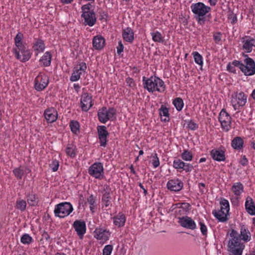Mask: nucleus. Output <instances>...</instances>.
<instances>
[{
  "mask_svg": "<svg viewBox=\"0 0 255 255\" xmlns=\"http://www.w3.org/2000/svg\"><path fill=\"white\" fill-rule=\"evenodd\" d=\"M191 9L198 24L204 25L206 21L210 20L211 17V14L209 13L211 10L210 6L206 5L203 2H198L192 3Z\"/></svg>",
  "mask_w": 255,
  "mask_h": 255,
  "instance_id": "f257e3e1",
  "label": "nucleus"
},
{
  "mask_svg": "<svg viewBox=\"0 0 255 255\" xmlns=\"http://www.w3.org/2000/svg\"><path fill=\"white\" fill-rule=\"evenodd\" d=\"M232 238L228 242V251L230 255H242L244 246L241 243V239L238 233L232 229L230 233Z\"/></svg>",
  "mask_w": 255,
  "mask_h": 255,
  "instance_id": "f03ea898",
  "label": "nucleus"
},
{
  "mask_svg": "<svg viewBox=\"0 0 255 255\" xmlns=\"http://www.w3.org/2000/svg\"><path fill=\"white\" fill-rule=\"evenodd\" d=\"M143 81H145L144 88L149 92L157 91L162 92L164 90V82L162 80L156 77H151L145 80V77H143Z\"/></svg>",
  "mask_w": 255,
  "mask_h": 255,
  "instance_id": "7ed1b4c3",
  "label": "nucleus"
},
{
  "mask_svg": "<svg viewBox=\"0 0 255 255\" xmlns=\"http://www.w3.org/2000/svg\"><path fill=\"white\" fill-rule=\"evenodd\" d=\"M73 211L71 204L68 202L61 203L57 205L54 209L55 216L64 218L69 215Z\"/></svg>",
  "mask_w": 255,
  "mask_h": 255,
  "instance_id": "20e7f679",
  "label": "nucleus"
},
{
  "mask_svg": "<svg viewBox=\"0 0 255 255\" xmlns=\"http://www.w3.org/2000/svg\"><path fill=\"white\" fill-rule=\"evenodd\" d=\"M231 102L234 110H238L240 107L245 105L247 102V96L242 92L235 93L232 95Z\"/></svg>",
  "mask_w": 255,
  "mask_h": 255,
  "instance_id": "39448f33",
  "label": "nucleus"
},
{
  "mask_svg": "<svg viewBox=\"0 0 255 255\" xmlns=\"http://www.w3.org/2000/svg\"><path fill=\"white\" fill-rule=\"evenodd\" d=\"M116 111L111 108L108 110L106 107L99 110L98 116L99 121L102 123H106L109 120H113L116 115Z\"/></svg>",
  "mask_w": 255,
  "mask_h": 255,
  "instance_id": "423d86ee",
  "label": "nucleus"
},
{
  "mask_svg": "<svg viewBox=\"0 0 255 255\" xmlns=\"http://www.w3.org/2000/svg\"><path fill=\"white\" fill-rule=\"evenodd\" d=\"M219 121H220L222 128L228 131L230 128L231 124V118L225 110L223 109L219 116Z\"/></svg>",
  "mask_w": 255,
  "mask_h": 255,
  "instance_id": "0eeeda50",
  "label": "nucleus"
},
{
  "mask_svg": "<svg viewBox=\"0 0 255 255\" xmlns=\"http://www.w3.org/2000/svg\"><path fill=\"white\" fill-rule=\"evenodd\" d=\"M48 77L45 75H39L35 79V88L37 91H41L47 86Z\"/></svg>",
  "mask_w": 255,
  "mask_h": 255,
  "instance_id": "6e6552de",
  "label": "nucleus"
},
{
  "mask_svg": "<svg viewBox=\"0 0 255 255\" xmlns=\"http://www.w3.org/2000/svg\"><path fill=\"white\" fill-rule=\"evenodd\" d=\"M89 173L96 178H100L103 174V167L101 163H94L89 169Z\"/></svg>",
  "mask_w": 255,
  "mask_h": 255,
  "instance_id": "1a4fd4ad",
  "label": "nucleus"
},
{
  "mask_svg": "<svg viewBox=\"0 0 255 255\" xmlns=\"http://www.w3.org/2000/svg\"><path fill=\"white\" fill-rule=\"evenodd\" d=\"M81 17L83 18L84 21L83 24L84 25H88L91 27L96 23L97 18L94 11H91V12H85L84 14H81Z\"/></svg>",
  "mask_w": 255,
  "mask_h": 255,
  "instance_id": "9d476101",
  "label": "nucleus"
},
{
  "mask_svg": "<svg viewBox=\"0 0 255 255\" xmlns=\"http://www.w3.org/2000/svg\"><path fill=\"white\" fill-rule=\"evenodd\" d=\"M31 54L32 53L28 49V47L19 51H17L16 49H15L16 57L22 62H25L28 61L31 57Z\"/></svg>",
  "mask_w": 255,
  "mask_h": 255,
  "instance_id": "9b49d317",
  "label": "nucleus"
},
{
  "mask_svg": "<svg viewBox=\"0 0 255 255\" xmlns=\"http://www.w3.org/2000/svg\"><path fill=\"white\" fill-rule=\"evenodd\" d=\"M178 222L182 227L187 229L194 230L196 228L195 222L188 216L179 218Z\"/></svg>",
  "mask_w": 255,
  "mask_h": 255,
  "instance_id": "f8f14e48",
  "label": "nucleus"
},
{
  "mask_svg": "<svg viewBox=\"0 0 255 255\" xmlns=\"http://www.w3.org/2000/svg\"><path fill=\"white\" fill-rule=\"evenodd\" d=\"M73 227L80 239H82L86 233V224L84 221L76 220L73 223Z\"/></svg>",
  "mask_w": 255,
  "mask_h": 255,
  "instance_id": "ddd939ff",
  "label": "nucleus"
},
{
  "mask_svg": "<svg viewBox=\"0 0 255 255\" xmlns=\"http://www.w3.org/2000/svg\"><path fill=\"white\" fill-rule=\"evenodd\" d=\"M98 133L100 140V145L105 146L107 144V137L109 135V133L106 129L105 126H99L98 128Z\"/></svg>",
  "mask_w": 255,
  "mask_h": 255,
  "instance_id": "4468645a",
  "label": "nucleus"
},
{
  "mask_svg": "<svg viewBox=\"0 0 255 255\" xmlns=\"http://www.w3.org/2000/svg\"><path fill=\"white\" fill-rule=\"evenodd\" d=\"M81 105L83 111H88L92 106V97L87 93L83 94L81 99Z\"/></svg>",
  "mask_w": 255,
  "mask_h": 255,
  "instance_id": "2eb2a0df",
  "label": "nucleus"
},
{
  "mask_svg": "<svg viewBox=\"0 0 255 255\" xmlns=\"http://www.w3.org/2000/svg\"><path fill=\"white\" fill-rule=\"evenodd\" d=\"M44 117L48 123H52L57 119V112L54 108L47 109L44 112Z\"/></svg>",
  "mask_w": 255,
  "mask_h": 255,
  "instance_id": "dca6fc26",
  "label": "nucleus"
},
{
  "mask_svg": "<svg viewBox=\"0 0 255 255\" xmlns=\"http://www.w3.org/2000/svg\"><path fill=\"white\" fill-rule=\"evenodd\" d=\"M167 187L170 190L177 192L182 189L183 183L178 179H171L167 182Z\"/></svg>",
  "mask_w": 255,
  "mask_h": 255,
  "instance_id": "f3484780",
  "label": "nucleus"
},
{
  "mask_svg": "<svg viewBox=\"0 0 255 255\" xmlns=\"http://www.w3.org/2000/svg\"><path fill=\"white\" fill-rule=\"evenodd\" d=\"M242 42L244 43L243 48L246 52H251L252 50L253 46L255 47V39L249 36H245L242 39Z\"/></svg>",
  "mask_w": 255,
  "mask_h": 255,
  "instance_id": "a211bd4d",
  "label": "nucleus"
},
{
  "mask_svg": "<svg viewBox=\"0 0 255 255\" xmlns=\"http://www.w3.org/2000/svg\"><path fill=\"white\" fill-rule=\"evenodd\" d=\"M92 43L95 49L100 50L105 46V39L102 35H97L94 37Z\"/></svg>",
  "mask_w": 255,
  "mask_h": 255,
  "instance_id": "6ab92c4d",
  "label": "nucleus"
},
{
  "mask_svg": "<svg viewBox=\"0 0 255 255\" xmlns=\"http://www.w3.org/2000/svg\"><path fill=\"white\" fill-rule=\"evenodd\" d=\"M238 66L246 76L253 75L255 73V65H238Z\"/></svg>",
  "mask_w": 255,
  "mask_h": 255,
  "instance_id": "aec40b11",
  "label": "nucleus"
},
{
  "mask_svg": "<svg viewBox=\"0 0 255 255\" xmlns=\"http://www.w3.org/2000/svg\"><path fill=\"white\" fill-rule=\"evenodd\" d=\"M32 48L33 50L37 53L43 52L45 48L44 41L40 38H34Z\"/></svg>",
  "mask_w": 255,
  "mask_h": 255,
  "instance_id": "412c9836",
  "label": "nucleus"
},
{
  "mask_svg": "<svg viewBox=\"0 0 255 255\" xmlns=\"http://www.w3.org/2000/svg\"><path fill=\"white\" fill-rule=\"evenodd\" d=\"M211 155L213 159L218 161H225L226 159L225 152L222 150L212 149Z\"/></svg>",
  "mask_w": 255,
  "mask_h": 255,
  "instance_id": "4be33fe9",
  "label": "nucleus"
},
{
  "mask_svg": "<svg viewBox=\"0 0 255 255\" xmlns=\"http://www.w3.org/2000/svg\"><path fill=\"white\" fill-rule=\"evenodd\" d=\"M109 231L103 229H96L95 231V237L98 240L107 241L110 236Z\"/></svg>",
  "mask_w": 255,
  "mask_h": 255,
  "instance_id": "5701e85b",
  "label": "nucleus"
},
{
  "mask_svg": "<svg viewBox=\"0 0 255 255\" xmlns=\"http://www.w3.org/2000/svg\"><path fill=\"white\" fill-rule=\"evenodd\" d=\"M123 39L128 42H132L134 40V33L130 27H128L123 30Z\"/></svg>",
  "mask_w": 255,
  "mask_h": 255,
  "instance_id": "b1692460",
  "label": "nucleus"
},
{
  "mask_svg": "<svg viewBox=\"0 0 255 255\" xmlns=\"http://www.w3.org/2000/svg\"><path fill=\"white\" fill-rule=\"evenodd\" d=\"M245 207L247 212L251 215H255V206L252 198L248 196L246 199Z\"/></svg>",
  "mask_w": 255,
  "mask_h": 255,
  "instance_id": "393cba45",
  "label": "nucleus"
},
{
  "mask_svg": "<svg viewBox=\"0 0 255 255\" xmlns=\"http://www.w3.org/2000/svg\"><path fill=\"white\" fill-rule=\"evenodd\" d=\"M114 224L118 227L124 226L126 222V217L124 214L121 213H119L117 216L113 218Z\"/></svg>",
  "mask_w": 255,
  "mask_h": 255,
  "instance_id": "a878e982",
  "label": "nucleus"
},
{
  "mask_svg": "<svg viewBox=\"0 0 255 255\" xmlns=\"http://www.w3.org/2000/svg\"><path fill=\"white\" fill-rule=\"evenodd\" d=\"M214 216L220 222H224L227 220V215L225 211L219 210L217 211L216 210L213 212Z\"/></svg>",
  "mask_w": 255,
  "mask_h": 255,
  "instance_id": "bb28decb",
  "label": "nucleus"
},
{
  "mask_svg": "<svg viewBox=\"0 0 255 255\" xmlns=\"http://www.w3.org/2000/svg\"><path fill=\"white\" fill-rule=\"evenodd\" d=\"M243 144V140L239 136L236 137L232 141V146L235 149H241Z\"/></svg>",
  "mask_w": 255,
  "mask_h": 255,
  "instance_id": "cd10ccee",
  "label": "nucleus"
},
{
  "mask_svg": "<svg viewBox=\"0 0 255 255\" xmlns=\"http://www.w3.org/2000/svg\"><path fill=\"white\" fill-rule=\"evenodd\" d=\"M245 242L249 241L251 240L250 233L246 229L244 226L241 229V235L240 238Z\"/></svg>",
  "mask_w": 255,
  "mask_h": 255,
  "instance_id": "c85d7f7f",
  "label": "nucleus"
},
{
  "mask_svg": "<svg viewBox=\"0 0 255 255\" xmlns=\"http://www.w3.org/2000/svg\"><path fill=\"white\" fill-rule=\"evenodd\" d=\"M159 114L161 116V120L164 122L169 121L168 109L163 105L161 106Z\"/></svg>",
  "mask_w": 255,
  "mask_h": 255,
  "instance_id": "c756f323",
  "label": "nucleus"
},
{
  "mask_svg": "<svg viewBox=\"0 0 255 255\" xmlns=\"http://www.w3.org/2000/svg\"><path fill=\"white\" fill-rule=\"evenodd\" d=\"M243 189V185L241 183H236L232 187V191L236 196L240 195Z\"/></svg>",
  "mask_w": 255,
  "mask_h": 255,
  "instance_id": "7c9ffc66",
  "label": "nucleus"
},
{
  "mask_svg": "<svg viewBox=\"0 0 255 255\" xmlns=\"http://www.w3.org/2000/svg\"><path fill=\"white\" fill-rule=\"evenodd\" d=\"M82 69V68H78V67H75L74 68V72L70 77V80L71 81L75 82L79 79L80 74H81L80 71Z\"/></svg>",
  "mask_w": 255,
  "mask_h": 255,
  "instance_id": "2f4dec72",
  "label": "nucleus"
},
{
  "mask_svg": "<svg viewBox=\"0 0 255 255\" xmlns=\"http://www.w3.org/2000/svg\"><path fill=\"white\" fill-rule=\"evenodd\" d=\"M152 40L154 42L163 43L164 42V39L161 34L159 31H156L151 33Z\"/></svg>",
  "mask_w": 255,
  "mask_h": 255,
  "instance_id": "473e14b6",
  "label": "nucleus"
},
{
  "mask_svg": "<svg viewBox=\"0 0 255 255\" xmlns=\"http://www.w3.org/2000/svg\"><path fill=\"white\" fill-rule=\"evenodd\" d=\"M220 204L221 205L220 210L225 211L226 213H228L230 210L229 203L228 200L222 199H221Z\"/></svg>",
  "mask_w": 255,
  "mask_h": 255,
  "instance_id": "72a5a7b5",
  "label": "nucleus"
},
{
  "mask_svg": "<svg viewBox=\"0 0 255 255\" xmlns=\"http://www.w3.org/2000/svg\"><path fill=\"white\" fill-rule=\"evenodd\" d=\"M51 54L50 52H46L40 59V61L43 64H50L51 61Z\"/></svg>",
  "mask_w": 255,
  "mask_h": 255,
  "instance_id": "f704fd0d",
  "label": "nucleus"
},
{
  "mask_svg": "<svg viewBox=\"0 0 255 255\" xmlns=\"http://www.w3.org/2000/svg\"><path fill=\"white\" fill-rule=\"evenodd\" d=\"M27 202L29 205L34 206L37 205L38 199L35 195L29 194L27 196Z\"/></svg>",
  "mask_w": 255,
  "mask_h": 255,
  "instance_id": "c9c22d12",
  "label": "nucleus"
},
{
  "mask_svg": "<svg viewBox=\"0 0 255 255\" xmlns=\"http://www.w3.org/2000/svg\"><path fill=\"white\" fill-rule=\"evenodd\" d=\"M70 127L71 131L73 133L77 134L78 132H79L80 125L77 121H72L70 123Z\"/></svg>",
  "mask_w": 255,
  "mask_h": 255,
  "instance_id": "e433bc0d",
  "label": "nucleus"
},
{
  "mask_svg": "<svg viewBox=\"0 0 255 255\" xmlns=\"http://www.w3.org/2000/svg\"><path fill=\"white\" fill-rule=\"evenodd\" d=\"M176 110L178 111H181L184 105L183 101L180 98H176L173 102Z\"/></svg>",
  "mask_w": 255,
  "mask_h": 255,
  "instance_id": "4c0bfd02",
  "label": "nucleus"
},
{
  "mask_svg": "<svg viewBox=\"0 0 255 255\" xmlns=\"http://www.w3.org/2000/svg\"><path fill=\"white\" fill-rule=\"evenodd\" d=\"M181 157L182 159L185 161H191L193 158L192 153L188 150H184L183 152L181 154Z\"/></svg>",
  "mask_w": 255,
  "mask_h": 255,
  "instance_id": "58836bf2",
  "label": "nucleus"
},
{
  "mask_svg": "<svg viewBox=\"0 0 255 255\" xmlns=\"http://www.w3.org/2000/svg\"><path fill=\"white\" fill-rule=\"evenodd\" d=\"M173 166L176 169H182L185 166V162L179 159H176L173 161Z\"/></svg>",
  "mask_w": 255,
  "mask_h": 255,
  "instance_id": "ea45409f",
  "label": "nucleus"
},
{
  "mask_svg": "<svg viewBox=\"0 0 255 255\" xmlns=\"http://www.w3.org/2000/svg\"><path fill=\"white\" fill-rule=\"evenodd\" d=\"M26 206V202L23 200H18L16 202V208L21 211L25 210Z\"/></svg>",
  "mask_w": 255,
  "mask_h": 255,
  "instance_id": "a19ab883",
  "label": "nucleus"
},
{
  "mask_svg": "<svg viewBox=\"0 0 255 255\" xmlns=\"http://www.w3.org/2000/svg\"><path fill=\"white\" fill-rule=\"evenodd\" d=\"M32 241V238L27 234H24L21 238V242L24 244H29Z\"/></svg>",
  "mask_w": 255,
  "mask_h": 255,
  "instance_id": "79ce46f5",
  "label": "nucleus"
},
{
  "mask_svg": "<svg viewBox=\"0 0 255 255\" xmlns=\"http://www.w3.org/2000/svg\"><path fill=\"white\" fill-rule=\"evenodd\" d=\"M193 55L195 62L196 64H203L202 56L198 52H193Z\"/></svg>",
  "mask_w": 255,
  "mask_h": 255,
  "instance_id": "37998d69",
  "label": "nucleus"
},
{
  "mask_svg": "<svg viewBox=\"0 0 255 255\" xmlns=\"http://www.w3.org/2000/svg\"><path fill=\"white\" fill-rule=\"evenodd\" d=\"M13 173L17 178L20 179L23 175L24 171L20 168H17L13 170Z\"/></svg>",
  "mask_w": 255,
  "mask_h": 255,
  "instance_id": "c03bdc74",
  "label": "nucleus"
},
{
  "mask_svg": "<svg viewBox=\"0 0 255 255\" xmlns=\"http://www.w3.org/2000/svg\"><path fill=\"white\" fill-rule=\"evenodd\" d=\"M113 250V246L112 245L106 246L103 251V255H110Z\"/></svg>",
  "mask_w": 255,
  "mask_h": 255,
  "instance_id": "a18cd8bd",
  "label": "nucleus"
},
{
  "mask_svg": "<svg viewBox=\"0 0 255 255\" xmlns=\"http://www.w3.org/2000/svg\"><path fill=\"white\" fill-rule=\"evenodd\" d=\"M91 5V4L90 3L83 5L81 7L82 12V14H84L85 12L88 13L91 12V11H93V10H90Z\"/></svg>",
  "mask_w": 255,
  "mask_h": 255,
  "instance_id": "49530a36",
  "label": "nucleus"
},
{
  "mask_svg": "<svg viewBox=\"0 0 255 255\" xmlns=\"http://www.w3.org/2000/svg\"><path fill=\"white\" fill-rule=\"evenodd\" d=\"M222 33L220 32H215L213 34V39L216 43L219 44L221 40Z\"/></svg>",
  "mask_w": 255,
  "mask_h": 255,
  "instance_id": "de8ad7c7",
  "label": "nucleus"
},
{
  "mask_svg": "<svg viewBox=\"0 0 255 255\" xmlns=\"http://www.w3.org/2000/svg\"><path fill=\"white\" fill-rule=\"evenodd\" d=\"M153 158L152 164L154 168H156L159 165V160L156 153H154Z\"/></svg>",
  "mask_w": 255,
  "mask_h": 255,
  "instance_id": "09e8293b",
  "label": "nucleus"
},
{
  "mask_svg": "<svg viewBox=\"0 0 255 255\" xmlns=\"http://www.w3.org/2000/svg\"><path fill=\"white\" fill-rule=\"evenodd\" d=\"M15 45L16 46L17 48L18 49V51L21 50L22 49H24L28 47L26 44L25 43H23L22 41L20 42L15 43Z\"/></svg>",
  "mask_w": 255,
  "mask_h": 255,
  "instance_id": "8fccbe9b",
  "label": "nucleus"
},
{
  "mask_svg": "<svg viewBox=\"0 0 255 255\" xmlns=\"http://www.w3.org/2000/svg\"><path fill=\"white\" fill-rule=\"evenodd\" d=\"M66 153L70 156L71 157H74L75 155V153L74 151V149L70 146H68L66 149Z\"/></svg>",
  "mask_w": 255,
  "mask_h": 255,
  "instance_id": "3c124183",
  "label": "nucleus"
},
{
  "mask_svg": "<svg viewBox=\"0 0 255 255\" xmlns=\"http://www.w3.org/2000/svg\"><path fill=\"white\" fill-rule=\"evenodd\" d=\"M199 225L200 226V230L203 235H206L207 234V228L205 225L201 222H199Z\"/></svg>",
  "mask_w": 255,
  "mask_h": 255,
  "instance_id": "603ef678",
  "label": "nucleus"
},
{
  "mask_svg": "<svg viewBox=\"0 0 255 255\" xmlns=\"http://www.w3.org/2000/svg\"><path fill=\"white\" fill-rule=\"evenodd\" d=\"M50 166L53 171H56L59 167V162L57 160H53Z\"/></svg>",
  "mask_w": 255,
  "mask_h": 255,
  "instance_id": "864d4df0",
  "label": "nucleus"
},
{
  "mask_svg": "<svg viewBox=\"0 0 255 255\" xmlns=\"http://www.w3.org/2000/svg\"><path fill=\"white\" fill-rule=\"evenodd\" d=\"M194 168V167L192 165L189 163H185V166H183V170H185L186 172H190Z\"/></svg>",
  "mask_w": 255,
  "mask_h": 255,
  "instance_id": "5fc2aeb1",
  "label": "nucleus"
},
{
  "mask_svg": "<svg viewBox=\"0 0 255 255\" xmlns=\"http://www.w3.org/2000/svg\"><path fill=\"white\" fill-rule=\"evenodd\" d=\"M23 37V34L21 32H18L14 38L15 43L21 42Z\"/></svg>",
  "mask_w": 255,
  "mask_h": 255,
  "instance_id": "6e6d98bb",
  "label": "nucleus"
},
{
  "mask_svg": "<svg viewBox=\"0 0 255 255\" xmlns=\"http://www.w3.org/2000/svg\"><path fill=\"white\" fill-rule=\"evenodd\" d=\"M244 57L245 58L244 61L246 64H255L254 60L249 57L247 55H244Z\"/></svg>",
  "mask_w": 255,
  "mask_h": 255,
  "instance_id": "4d7b16f0",
  "label": "nucleus"
},
{
  "mask_svg": "<svg viewBox=\"0 0 255 255\" xmlns=\"http://www.w3.org/2000/svg\"><path fill=\"white\" fill-rule=\"evenodd\" d=\"M111 197L109 192H106L102 197V201H110Z\"/></svg>",
  "mask_w": 255,
  "mask_h": 255,
  "instance_id": "13d9d810",
  "label": "nucleus"
},
{
  "mask_svg": "<svg viewBox=\"0 0 255 255\" xmlns=\"http://www.w3.org/2000/svg\"><path fill=\"white\" fill-rule=\"evenodd\" d=\"M236 66H238V65H227L226 69L229 72L234 73L236 71Z\"/></svg>",
  "mask_w": 255,
  "mask_h": 255,
  "instance_id": "bf43d9fd",
  "label": "nucleus"
},
{
  "mask_svg": "<svg viewBox=\"0 0 255 255\" xmlns=\"http://www.w3.org/2000/svg\"><path fill=\"white\" fill-rule=\"evenodd\" d=\"M126 83H127V85L130 87H132L134 86V83L133 79L129 77L128 78L126 79Z\"/></svg>",
  "mask_w": 255,
  "mask_h": 255,
  "instance_id": "052dcab7",
  "label": "nucleus"
},
{
  "mask_svg": "<svg viewBox=\"0 0 255 255\" xmlns=\"http://www.w3.org/2000/svg\"><path fill=\"white\" fill-rule=\"evenodd\" d=\"M124 50V46L122 43V41H120L119 42V45L117 47V52L118 54H120Z\"/></svg>",
  "mask_w": 255,
  "mask_h": 255,
  "instance_id": "680f3d73",
  "label": "nucleus"
},
{
  "mask_svg": "<svg viewBox=\"0 0 255 255\" xmlns=\"http://www.w3.org/2000/svg\"><path fill=\"white\" fill-rule=\"evenodd\" d=\"M188 126V128L192 130H194L197 128V125L192 121H190L189 123Z\"/></svg>",
  "mask_w": 255,
  "mask_h": 255,
  "instance_id": "e2e57ef3",
  "label": "nucleus"
},
{
  "mask_svg": "<svg viewBox=\"0 0 255 255\" xmlns=\"http://www.w3.org/2000/svg\"><path fill=\"white\" fill-rule=\"evenodd\" d=\"M87 202L90 205H94L95 204V200L94 199L92 195L90 196L87 199Z\"/></svg>",
  "mask_w": 255,
  "mask_h": 255,
  "instance_id": "0e129e2a",
  "label": "nucleus"
},
{
  "mask_svg": "<svg viewBox=\"0 0 255 255\" xmlns=\"http://www.w3.org/2000/svg\"><path fill=\"white\" fill-rule=\"evenodd\" d=\"M42 240H45L48 242L50 240V236L46 232H44L42 235Z\"/></svg>",
  "mask_w": 255,
  "mask_h": 255,
  "instance_id": "69168bd1",
  "label": "nucleus"
},
{
  "mask_svg": "<svg viewBox=\"0 0 255 255\" xmlns=\"http://www.w3.org/2000/svg\"><path fill=\"white\" fill-rule=\"evenodd\" d=\"M248 159L245 156H244L240 161V163L243 165H246L248 163Z\"/></svg>",
  "mask_w": 255,
  "mask_h": 255,
  "instance_id": "338daca9",
  "label": "nucleus"
},
{
  "mask_svg": "<svg viewBox=\"0 0 255 255\" xmlns=\"http://www.w3.org/2000/svg\"><path fill=\"white\" fill-rule=\"evenodd\" d=\"M218 0H209V2L211 6H215Z\"/></svg>",
  "mask_w": 255,
  "mask_h": 255,
  "instance_id": "774afa93",
  "label": "nucleus"
}]
</instances>
